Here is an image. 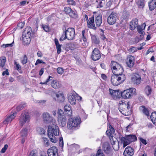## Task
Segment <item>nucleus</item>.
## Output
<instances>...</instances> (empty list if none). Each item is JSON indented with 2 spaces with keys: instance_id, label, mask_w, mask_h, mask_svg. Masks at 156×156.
Masks as SVG:
<instances>
[{
  "instance_id": "nucleus-3",
  "label": "nucleus",
  "mask_w": 156,
  "mask_h": 156,
  "mask_svg": "<svg viewBox=\"0 0 156 156\" xmlns=\"http://www.w3.org/2000/svg\"><path fill=\"white\" fill-rule=\"evenodd\" d=\"M111 67L112 69L113 74L120 76L122 74H124L123 68L121 66L116 62H111Z\"/></svg>"
},
{
  "instance_id": "nucleus-36",
  "label": "nucleus",
  "mask_w": 156,
  "mask_h": 156,
  "mask_svg": "<svg viewBox=\"0 0 156 156\" xmlns=\"http://www.w3.org/2000/svg\"><path fill=\"white\" fill-rule=\"evenodd\" d=\"M153 2L151 1L149 3V6L151 11L153 10L156 7V4Z\"/></svg>"
},
{
  "instance_id": "nucleus-1",
  "label": "nucleus",
  "mask_w": 156,
  "mask_h": 156,
  "mask_svg": "<svg viewBox=\"0 0 156 156\" xmlns=\"http://www.w3.org/2000/svg\"><path fill=\"white\" fill-rule=\"evenodd\" d=\"M43 116L44 122L51 125V126L49 125L48 126V136L51 142L55 143L57 141V140L53 136V135L55 136H58L59 135V132L56 121L47 112L44 113L43 114Z\"/></svg>"
},
{
  "instance_id": "nucleus-5",
  "label": "nucleus",
  "mask_w": 156,
  "mask_h": 156,
  "mask_svg": "<svg viewBox=\"0 0 156 156\" xmlns=\"http://www.w3.org/2000/svg\"><path fill=\"white\" fill-rule=\"evenodd\" d=\"M30 120V117L29 113L26 111H23L19 119L20 126L22 127L26 122H28Z\"/></svg>"
},
{
  "instance_id": "nucleus-29",
  "label": "nucleus",
  "mask_w": 156,
  "mask_h": 156,
  "mask_svg": "<svg viewBox=\"0 0 156 156\" xmlns=\"http://www.w3.org/2000/svg\"><path fill=\"white\" fill-rule=\"evenodd\" d=\"M16 115V112H15L11 114L5 120V121L7 122H11L12 120L15 118Z\"/></svg>"
},
{
  "instance_id": "nucleus-21",
  "label": "nucleus",
  "mask_w": 156,
  "mask_h": 156,
  "mask_svg": "<svg viewBox=\"0 0 156 156\" xmlns=\"http://www.w3.org/2000/svg\"><path fill=\"white\" fill-rule=\"evenodd\" d=\"M95 22L97 26L99 27L101 26L102 23V16L101 14H99L95 16Z\"/></svg>"
},
{
  "instance_id": "nucleus-53",
  "label": "nucleus",
  "mask_w": 156,
  "mask_h": 156,
  "mask_svg": "<svg viewBox=\"0 0 156 156\" xmlns=\"http://www.w3.org/2000/svg\"><path fill=\"white\" fill-rule=\"evenodd\" d=\"M62 46L61 44L56 46V48L57 49V53L58 54H59L60 53L61 51V47Z\"/></svg>"
},
{
  "instance_id": "nucleus-12",
  "label": "nucleus",
  "mask_w": 156,
  "mask_h": 156,
  "mask_svg": "<svg viewBox=\"0 0 156 156\" xmlns=\"http://www.w3.org/2000/svg\"><path fill=\"white\" fill-rule=\"evenodd\" d=\"M119 109L120 112L125 116H128L131 113V110L126 108V105L125 104L121 105Z\"/></svg>"
},
{
  "instance_id": "nucleus-2",
  "label": "nucleus",
  "mask_w": 156,
  "mask_h": 156,
  "mask_svg": "<svg viewBox=\"0 0 156 156\" xmlns=\"http://www.w3.org/2000/svg\"><path fill=\"white\" fill-rule=\"evenodd\" d=\"M34 33L31 28L27 27L23 30L22 33V41L24 45L29 44L32 37H34Z\"/></svg>"
},
{
  "instance_id": "nucleus-54",
  "label": "nucleus",
  "mask_w": 156,
  "mask_h": 156,
  "mask_svg": "<svg viewBox=\"0 0 156 156\" xmlns=\"http://www.w3.org/2000/svg\"><path fill=\"white\" fill-rule=\"evenodd\" d=\"M67 2L68 4L71 5H75L76 2L73 0H67Z\"/></svg>"
},
{
  "instance_id": "nucleus-42",
  "label": "nucleus",
  "mask_w": 156,
  "mask_h": 156,
  "mask_svg": "<svg viewBox=\"0 0 156 156\" xmlns=\"http://www.w3.org/2000/svg\"><path fill=\"white\" fill-rule=\"evenodd\" d=\"M72 9L69 7H65L64 11L66 13L69 15Z\"/></svg>"
},
{
  "instance_id": "nucleus-20",
  "label": "nucleus",
  "mask_w": 156,
  "mask_h": 156,
  "mask_svg": "<svg viewBox=\"0 0 156 156\" xmlns=\"http://www.w3.org/2000/svg\"><path fill=\"white\" fill-rule=\"evenodd\" d=\"M109 90L110 94L113 98H120L121 96V92H120L119 90H114L110 88H109Z\"/></svg>"
},
{
  "instance_id": "nucleus-4",
  "label": "nucleus",
  "mask_w": 156,
  "mask_h": 156,
  "mask_svg": "<svg viewBox=\"0 0 156 156\" xmlns=\"http://www.w3.org/2000/svg\"><path fill=\"white\" fill-rule=\"evenodd\" d=\"M126 79L125 74L120 76L112 75L111 76V82L113 85L117 86L123 83Z\"/></svg>"
},
{
  "instance_id": "nucleus-39",
  "label": "nucleus",
  "mask_w": 156,
  "mask_h": 156,
  "mask_svg": "<svg viewBox=\"0 0 156 156\" xmlns=\"http://www.w3.org/2000/svg\"><path fill=\"white\" fill-rule=\"evenodd\" d=\"M27 129L26 128L23 129L20 132V135L22 137H25L27 135Z\"/></svg>"
},
{
  "instance_id": "nucleus-48",
  "label": "nucleus",
  "mask_w": 156,
  "mask_h": 156,
  "mask_svg": "<svg viewBox=\"0 0 156 156\" xmlns=\"http://www.w3.org/2000/svg\"><path fill=\"white\" fill-rule=\"evenodd\" d=\"M139 139L140 144L142 143L144 145L147 144V143L146 140L144 139L142 137H140Z\"/></svg>"
},
{
  "instance_id": "nucleus-11",
  "label": "nucleus",
  "mask_w": 156,
  "mask_h": 156,
  "mask_svg": "<svg viewBox=\"0 0 156 156\" xmlns=\"http://www.w3.org/2000/svg\"><path fill=\"white\" fill-rule=\"evenodd\" d=\"M101 57L100 51L97 48H95L92 52L91 58L94 61H97Z\"/></svg>"
},
{
  "instance_id": "nucleus-30",
  "label": "nucleus",
  "mask_w": 156,
  "mask_h": 156,
  "mask_svg": "<svg viewBox=\"0 0 156 156\" xmlns=\"http://www.w3.org/2000/svg\"><path fill=\"white\" fill-rule=\"evenodd\" d=\"M130 143L136 141L137 140V137L135 135H129L126 136Z\"/></svg>"
},
{
  "instance_id": "nucleus-55",
  "label": "nucleus",
  "mask_w": 156,
  "mask_h": 156,
  "mask_svg": "<svg viewBox=\"0 0 156 156\" xmlns=\"http://www.w3.org/2000/svg\"><path fill=\"white\" fill-rule=\"evenodd\" d=\"M38 130L39 131L40 133L41 134H42L45 133V131L43 128H39Z\"/></svg>"
},
{
  "instance_id": "nucleus-63",
  "label": "nucleus",
  "mask_w": 156,
  "mask_h": 156,
  "mask_svg": "<svg viewBox=\"0 0 156 156\" xmlns=\"http://www.w3.org/2000/svg\"><path fill=\"white\" fill-rule=\"evenodd\" d=\"M102 33L101 34V38L103 40L106 38L105 37V35L103 34V31Z\"/></svg>"
},
{
  "instance_id": "nucleus-19",
  "label": "nucleus",
  "mask_w": 156,
  "mask_h": 156,
  "mask_svg": "<svg viewBox=\"0 0 156 156\" xmlns=\"http://www.w3.org/2000/svg\"><path fill=\"white\" fill-rule=\"evenodd\" d=\"M134 57L132 55H129L126 60V64L127 66L130 68L132 67L134 65Z\"/></svg>"
},
{
  "instance_id": "nucleus-33",
  "label": "nucleus",
  "mask_w": 156,
  "mask_h": 156,
  "mask_svg": "<svg viewBox=\"0 0 156 156\" xmlns=\"http://www.w3.org/2000/svg\"><path fill=\"white\" fill-rule=\"evenodd\" d=\"M56 100L59 102H62L64 100V97L63 95L62 94H56Z\"/></svg>"
},
{
  "instance_id": "nucleus-52",
  "label": "nucleus",
  "mask_w": 156,
  "mask_h": 156,
  "mask_svg": "<svg viewBox=\"0 0 156 156\" xmlns=\"http://www.w3.org/2000/svg\"><path fill=\"white\" fill-rule=\"evenodd\" d=\"M8 147V145L7 144H5L4 147L2 149L1 151V153H4L5 152L6 149H7Z\"/></svg>"
},
{
  "instance_id": "nucleus-31",
  "label": "nucleus",
  "mask_w": 156,
  "mask_h": 156,
  "mask_svg": "<svg viewBox=\"0 0 156 156\" xmlns=\"http://www.w3.org/2000/svg\"><path fill=\"white\" fill-rule=\"evenodd\" d=\"M150 117L153 123L154 124H156V112H152Z\"/></svg>"
},
{
  "instance_id": "nucleus-8",
  "label": "nucleus",
  "mask_w": 156,
  "mask_h": 156,
  "mask_svg": "<svg viewBox=\"0 0 156 156\" xmlns=\"http://www.w3.org/2000/svg\"><path fill=\"white\" fill-rule=\"evenodd\" d=\"M57 114L58 115V120L60 126L63 127L66 125L67 119L63 111L61 109L58 110Z\"/></svg>"
},
{
  "instance_id": "nucleus-59",
  "label": "nucleus",
  "mask_w": 156,
  "mask_h": 156,
  "mask_svg": "<svg viewBox=\"0 0 156 156\" xmlns=\"http://www.w3.org/2000/svg\"><path fill=\"white\" fill-rule=\"evenodd\" d=\"M12 46V43L10 44H3L2 46V47H3L4 48H5L6 47H11Z\"/></svg>"
},
{
  "instance_id": "nucleus-25",
  "label": "nucleus",
  "mask_w": 156,
  "mask_h": 156,
  "mask_svg": "<svg viewBox=\"0 0 156 156\" xmlns=\"http://www.w3.org/2000/svg\"><path fill=\"white\" fill-rule=\"evenodd\" d=\"M120 140L121 142L123 144L124 147H125L131 143L129 139L127 138L126 136V137H121L120 138Z\"/></svg>"
},
{
  "instance_id": "nucleus-35",
  "label": "nucleus",
  "mask_w": 156,
  "mask_h": 156,
  "mask_svg": "<svg viewBox=\"0 0 156 156\" xmlns=\"http://www.w3.org/2000/svg\"><path fill=\"white\" fill-rule=\"evenodd\" d=\"M69 16L72 18H73L74 19H76L78 18V15L77 12L76 11L71 10L69 14Z\"/></svg>"
},
{
  "instance_id": "nucleus-22",
  "label": "nucleus",
  "mask_w": 156,
  "mask_h": 156,
  "mask_svg": "<svg viewBox=\"0 0 156 156\" xmlns=\"http://www.w3.org/2000/svg\"><path fill=\"white\" fill-rule=\"evenodd\" d=\"M138 25V20L135 19L132 20L130 23L129 28L130 30H134L137 27Z\"/></svg>"
},
{
  "instance_id": "nucleus-45",
  "label": "nucleus",
  "mask_w": 156,
  "mask_h": 156,
  "mask_svg": "<svg viewBox=\"0 0 156 156\" xmlns=\"http://www.w3.org/2000/svg\"><path fill=\"white\" fill-rule=\"evenodd\" d=\"M23 64H26L27 62V58L26 55H24L23 59L21 61Z\"/></svg>"
},
{
  "instance_id": "nucleus-6",
  "label": "nucleus",
  "mask_w": 156,
  "mask_h": 156,
  "mask_svg": "<svg viewBox=\"0 0 156 156\" xmlns=\"http://www.w3.org/2000/svg\"><path fill=\"white\" fill-rule=\"evenodd\" d=\"M81 120L78 118H69L67 124L68 129H72L73 127L77 126L81 122Z\"/></svg>"
},
{
  "instance_id": "nucleus-17",
  "label": "nucleus",
  "mask_w": 156,
  "mask_h": 156,
  "mask_svg": "<svg viewBox=\"0 0 156 156\" xmlns=\"http://www.w3.org/2000/svg\"><path fill=\"white\" fill-rule=\"evenodd\" d=\"M134 153L133 148L129 146L127 147L123 153L124 156H132Z\"/></svg>"
},
{
  "instance_id": "nucleus-15",
  "label": "nucleus",
  "mask_w": 156,
  "mask_h": 156,
  "mask_svg": "<svg viewBox=\"0 0 156 156\" xmlns=\"http://www.w3.org/2000/svg\"><path fill=\"white\" fill-rule=\"evenodd\" d=\"M115 129L114 128L109 124L108 128L106 131V134L109 137L111 140H113V134L115 133Z\"/></svg>"
},
{
  "instance_id": "nucleus-49",
  "label": "nucleus",
  "mask_w": 156,
  "mask_h": 156,
  "mask_svg": "<svg viewBox=\"0 0 156 156\" xmlns=\"http://www.w3.org/2000/svg\"><path fill=\"white\" fill-rule=\"evenodd\" d=\"M43 142L46 147L48 146L49 145V140L48 139L46 138H43Z\"/></svg>"
},
{
  "instance_id": "nucleus-58",
  "label": "nucleus",
  "mask_w": 156,
  "mask_h": 156,
  "mask_svg": "<svg viewBox=\"0 0 156 156\" xmlns=\"http://www.w3.org/2000/svg\"><path fill=\"white\" fill-rule=\"evenodd\" d=\"M154 50L153 49L152 47H150L147 51V52L146 53V55H147L150 52H153Z\"/></svg>"
},
{
  "instance_id": "nucleus-23",
  "label": "nucleus",
  "mask_w": 156,
  "mask_h": 156,
  "mask_svg": "<svg viewBox=\"0 0 156 156\" xmlns=\"http://www.w3.org/2000/svg\"><path fill=\"white\" fill-rule=\"evenodd\" d=\"M139 109L147 117H148L150 116V113L148 108L144 105H142L140 107Z\"/></svg>"
},
{
  "instance_id": "nucleus-34",
  "label": "nucleus",
  "mask_w": 156,
  "mask_h": 156,
  "mask_svg": "<svg viewBox=\"0 0 156 156\" xmlns=\"http://www.w3.org/2000/svg\"><path fill=\"white\" fill-rule=\"evenodd\" d=\"M92 42L95 44H98L99 43L100 41L99 38H97L95 35L91 36Z\"/></svg>"
},
{
  "instance_id": "nucleus-28",
  "label": "nucleus",
  "mask_w": 156,
  "mask_h": 156,
  "mask_svg": "<svg viewBox=\"0 0 156 156\" xmlns=\"http://www.w3.org/2000/svg\"><path fill=\"white\" fill-rule=\"evenodd\" d=\"M136 4L138 8L140 9H142L145 5V0H138L136 2Z\"/></svg>"
},
{
  "instance_id": "nucleus-37",
  "label": "nucleus",
  "mask_w": 156,
  "mask_h": 156,
  "mask_svg": "<svg viewBox=\"0 0 156 156\" xmlns=\"http://www.w3.org/2000/svg\"><path fill=\"white\" fill-rule=\"evenodd\" d=\"M6 61V58L5 57H3L0 58V66L3 67L5 66Z\"/></svg>"
},
{
  "instance_id": "nucleus-13",
  "label": "nucleus",
  "mask_w": 156,
  "mask_h": 156,
  "mask_svg": "<svg viewBox=\"0 0 156 156\" xmlns=\"http://www.w3.org/2000/svg\"><path fill=\"white\" fill-rule=\"evenodd\" d=\"M103 149L104 152L110 156L113 155V151L111 149L110 144L107 142L104 143L103 145Z\"/></svg>"
},
{
  "instance_id": "nucleus-60",
  "label": "nucleus",
  "mask_w": 156,
  "mask_h": 156,
  "mask_svg": "<svg viewBox=\"0 0 156 156\" xmlns=\"http://www.w3.org/2000/svg\"><path fill=\"white\" fill-rule=\"evenodd\" d=\"M24 24L23 23H19L17 25L18 28L21 29L23 28Z\"/></svg>"
},
{
  "instance_id": "nucleus-40",
  "label": "nucleus",
  "mask_w": 156,
  "mask_h": 156,
  "mask_svg": "<svg viewBox=\"0 0 156 156\" xmlns=\"http://www.w3.org/2000/svg\"><path fill=\"white\" fill-rule=\"evenodd\" d=\"M37 151L36 150H33L31 151L29 156H37Z\"/></svg>"
},
{
  "instance_id": "nucleus-32",
  "label": "nucleus",
  "mask_w": 156,
  "mask_h": 156,
  "mask_svg": "<svg viewBox=\"0 0 156 156\" xmlns=\"http://www.w3.org/2000/svg\"><path fill=\"white\" fill-rule=\"evenodd\" d=\"M64 109L66 112H68L67 113L68 115H70L72 114L71 108L69 105H66L64 106Z\"/></svg>"
},
{
  "instance_id": "nucleus-16",
  "label": "nucleus",
  "mask_w": 156,
  "mask_h": 156,
  "mask_svg": "<svg viewBox=\"0 0 156 156\" xmlns=\"http://www.w3.org/2000/svg\"><path fill=\"white\" fill-rule=\"evenodd\" d=\"M88 27L89 28H91L96 30L97 27L95 26L94 24V16H92L90 17L89 20L87 21Z\"/></svg>"
},
{
  "instance_id": "nucleus-14",
  "label": "nucleus",
  "mask_w": 156,
  "mask_h": 156,
  "mask_svg": "<svg viewBox=\"0 0 156 156\" xmlns=\"http://www.w3.org/2000/svg\"><path fill=\"white\" fill-rule=\"evenodd\" d=\"M48 156H58V149L55 146L51 147L47 151Z\"/></svg>"
},
{
  "instance_id": "nucleus-41",
  "label": "nucleus",
  "mask_w": 156,
  "mask_h": 156,
  "mask_svg": "<svg viewBox=\"0 0 156 156\" xmlns=\"http://www.w3.org/2000/svg\"><path fill=\"white\" fill-rule=\"evenodd\" d=\"M86 34L85 33V30H83L82 31V35H81V37L83 40V41H86L87 39L86 38Z\"/></svg>"
},
{
  "instance_id": "nucleus-47",
  "label": "nucleus",
  "mask_w": 156,
  "mask_h": 156,
  "mask_svg": "<svg viewBox=\"0 0 156 156\" xmlns=\"http://www.w3.org/2000/svg\"><path fill=\"white\" fill-rule=\"evenodd\" d=\"M42 27L44 31L47 32L49 31V28L48 25H42Z\"/></svg>"
},
{
  "instance_id": "nucleus-64",
  "label": "nucleus",
  "mask_w": 156,
  "mask_h": 156,
  "mask_svg": "<svg viewBox=\"0 0 156 156\" xmlns=\"http://www.w3.org/2000/svg\"><path fill=\"white\" fill-rule=\"evenodd\" d=\"M71 146L72 147L75 148L76 149H79L80 148V146L75 144H72Z\"/></svg>"
},
{
  "instance_id": "nucleus-38",
  "label": "nucleus",
  "mask_w": 156,
  "mask_h": 156,
  "mask_svg": "<svg viewBox=\"0 0 156 156\" xmlns=\"http://www.w3.org/2000/svg\"><path fill=\"white\" fill-rule=\"evenodd\" d=\"M152 90L151 87L147 86L145 88V93L148 96L150 95L151 92Z\"/></svg>"
},
{
  "instance_id": "nucleus-10",
  "label": "nucleus",
  "mask_w": 156,
  "mask_h": 156,
  "mask_svg": "<svg viewBox=\"0 0 156 156\" xmlns=\"http://www.w3.org/2000/svg\"><path fill=\"white\" fill-rule=\"evenodd\" d=\"M117 15L116 13L112 12L108 16L107 19V22L109 25L114 24L116 21Z\"/></svg>"
},
{
  "instance_id": "nucleus-62",
  "label": "nucleus",
  "mask_w": 156,
  "mask_h": 156,
  "mask_svg": "<svg viewBox=\"0 0 156 156\" xmlns=\"http://www.w3.org/2000/svg\"><path fill=\"white\" fill-rule=\"evenodd\" d=\"M5 74L7 75H9V74L8 69H6V70L5 71L3 72L2 73V75L3 76H4Z\"/></svg>"
},
{
  "instance_id": "nucleus-57",
  "label": "nucleus",
  "mask_w": 156,
  "mask_h": 156,
  "mask_svg": "<svg viewBox=\"0 0 156 156\" xmlns=\"http://www.w3.org/2000/svg\"><path fill=\"white\" fill-rule=\"evenodd\" d=\"M122 16L124 19H126L128 17L129 15L126 12H124L123 13Z\"/></svg>"
},
{
  "instance_id": "nucleus-46",
  "label": "nucleus",
  "mask_w": 156,
  "mask_h": 156,
  "mask_svg": "<svg viewBox=\"0 0 156 156\" xmlns=\"http://www.w3.org/2000/svg\"><path fill=\"white\" fill-rule=\"evenodd\" d=\"M67 35L65 34V31L63 33L62 37L60 38L59 40L60 41H62L66 39H67Z\"/></svg>"
},
{
  "instance_id": "nucleus-43",
  "label": "nucleus",
  "mask_w": 156,
  "mask_h": 156,
  "mask_svg": "<svg viewBox=\"0 0 156 156\" xmlns=\"http://www.w3.org/2000/svg\"><path fill=\"white\" fill-rule=\"evenodd\" d=\"M137 49L136 47H132L128 50L130 53H132L137 51Z\"/></svg>"
},
{
  "instance_id": "nucleus-26",
  "label": "nucleus",
  "mask_w": 156,
  "mask_h": 156,
  "mask_svg": "<svg viewBox=\"0 0 156 156\" xmlns=\"http://www.w3.org/2000/svg\"><path fill=\"white\" fill-rule=\"evenodd\" d=\"M51 86L53 88L56 89L61 87V84L58 81L53 80L51 83Z\"/></svg>"
},
{
  "instance_id": "nucleus-7",
  "label": "nucleus",
  "mask_w": 156,
  "mask_h": 156,
  "mask_svg": "<svg viewBox=\"0 0 156 156\" xmlns=\"http://www.w3.org/2000/svg\"><path fill=\"white\" fill-rule=\"evenodd\" d=\"M136 89L135 88H130L121 92L120 95L124 99H129L133 95H135Z\"/></svg>"
},
{
  "instance_id": "nucleus-9",
  "label": "nucleus",
  "mask_w": 156,
  "mask_h": 156,
  "mask_svg": "<svg viewBox=\"0 0 156 156\" xmlns=\"http://www.w3.org/2000/svg\"><path fill=\"white\" fill-rule=\"evenodd\" d=\"M65 34L67 35V39L72 40L74 39L75 36V29L73 28H69L65 31Z\"/></svg>"
},
{
  "instance_id": "nucleus-50",
  "label": "nucleus",
  "mask_w": 156,
  "mask_h": 156,
  "mask_svg": "<svg viewBox=\"0 0 156 156\" xmlns=\"http://www.w3.org/2000/svg\"><path fill=\"white\" fill-rule=\"evenodd\" d=\"M57 72L60 74H62L64 72L63 68L62 67H58L57 69Z\"/></svg>"
},
{
  "instance_id": "nucleus-51",
  "label": "nucleus",
  "mask_w": 156,
  "mask_h": 156,
  "mask_svg": "<svg viewBox=\"0 0 156 156\" xmlns=\"http://www.w3.org/2000/svg\"><path fill=\"white\" fill-rule=\"evenodd\" d=\"M96 156H105L101 149H99L97 151Z\"/></svg>"
},
{
  "instance_id": "nucleus-27",
  "label": "nucleus",
  "mask_w": 156,
  "mask_h": 156,
  "mask_svg": "<svg viewBox=\"0 0 156 156\" xmlns=\"http://www.w3.org/2000/svg\"><path fill=\"white\" fill-rule=\"evenodd\" d=\"M68 99L70 103L74 105L76 104V101L75 100V96L73 95H69L68 97Z\"/></svg>"
},
{
  "instance_id": "nucleus-61",
  "label": "nucleus",
  "mask_w": 156,
  "mask_h": 156,
  "mask_svg": "<svg viewBox=\"0 0 156 156\" xmlns=\"http://www.w3.org/2000/svg\"><path fill=\"white\" fill-rule=\"evenodd\" d=\"M26 2L27 1L26 0L22 1L20 2V5L23 6L26 5Z\"/></svg>"
},
{
  "instance_id": "nucleus-56",
  "label": "nucleus",
  "mask_w": 156,
  "mask_h": 156,
  "mask_svg": "<svg viewBox=\"0 0 156 156\" xmlns=\"http://www.w3.org/2000/svg\"><path fill=\"white\" fill-rule=\"evenodd\" d=\"M40 63H43V64H45V62H44L42 60H40L39 59H38L35 63V65L36 66L38 64H40Z\"/></svg>"
},
{
  "instance_id": "nucleus-44",
  "label": "nucleus",
  "mask_w": 156,
  "mask_h": 156,
  "mask_svg": "<svg viewBox=\"0 0 156 156\" xmlns=\"http://www.w3.org/2000/svg\"><path fill=\"white\" fill-rule=\"evenodd\" d=\"M26 106V104H21L16 108V110L18 112L20 111L22 109Z\"/></svg>"
},
{
  "instance_id": "nucleus-18",
  "label": "nucleus",
  "mask_w": 156,
  "mask_h": 156,
  "mask_svg": "<svg viewBox=\"0 0 156 156\" xmlns=\"http://www.w3.org/2000/svg\"><path fill=\"white\" fill-rule=\"evenodd\" d=\"M132 82L134 84L138 85L141 82L140 76L137 73H136L131 78Z\"/></svg>"
},
{
  "instance_id": "nucleus-24",
  "label": "nucleus",
  "mask_w": 156,
  "mask_h": 156,
  "mask_svg": "<svg viewBox=\"0 0 156 156\" xmlns=\"http://www.w3.org/2000/svg\"><path fill=\"white\" fill-rule=\"evenodd\" d=\"M146 27V25L145 23H143L141 26H138L137 27V31L140 34L143 36L145 34V32L143 31L144 30Z\"/></svg>"
}]
</instances>
